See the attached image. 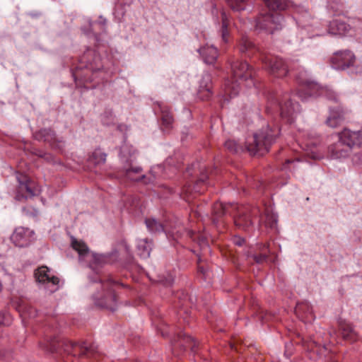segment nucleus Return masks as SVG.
I'll use <instances>...</instances> for the list:
<instances>
[{
    "label": "nucleus",
    "instance_id": "obj_12",
    "mask_svg": "<svg viewBox=\"0 0 362 362\" xmlns=\"http://www.w3.org/2000/svg\"><path fill=\"white\" fill-rule=\"evenodd\" d=\"M339 331L344 340L351 343L358 340V334L354 330L351 325L346 322H339Z\"/></svg>",
    "mask_w": 362,
    "mask_h": 362
},
{
    "label": "nucleus",
    "instance_id": "obj_15",
    "mask_svg": "<svg viewBox=\"0 0 362 362\" xmlns=\"http://www.w3.org/2000/svg\"><path fill=\"white\" fill-rule=\"evenodd\" d=\"M344 119V113L342 110L332 112L331 116L327 119V124L331 127H337L341 124Z\"/></svg>",
    "mask_w": 362,
    "mask_h": 362
},
{
    "label": "nucleus",
    "instance_id": "obj_19",
    "mask_svg": "<svg viewBox=\"0 0 362 362\" xmlns=\"http://www.w3.org/2000/svg\"><path fill=\"white\" fill-rule=\"evenodd\" d=\"M265 4L270 10L284 9L286 6V0H264Z\"/></svg>",
    "mask_w": 362,
    "mask_h": 362
},
{
    "label": "nucleus",
    "instance_id": "obj_18",
    "mask_svg": "<svg viewBox=\"0 0 362 362\" xmlns=\"http://www.w3.org/2000/svg\"><path fill=\"white\" fill-rule=\"evenodd\" d=\"M76 348V346L74 345L72 343L65 341H58V348L57 350L62 354L63 351L65 353H67L68 355H75L74 351Z\"/></svg>",
    "mask_w": 362,
    "mask_h": 362
},
{
    "label": "nucleus",
    "instance_id": "obj_27",
    "mask_svg": "<svg viewBox=\"0 0 362 362\" xmlns=\"http://www.w3.org/2000/svg\"><path fill=\"white\" fill-rule=\"evenodd\" d=\"M225 147L231 152H237L238 149V146L235 141L231 139L226 141Z\"/></svg>",
    "mask_w": 362,
    "mask_h": 362
},
{
    "label": "nucleus",
    "instance_id": "obj_13",
    "mask_svg": "<svg viewBox=\"0 0 362 362\" xmlns=\"http://www.w3.org/2000/svg\"><path fill=\"white\" fill-rule=\"evenodd\" d=\"M212 83L209 77L203 78L198 90V96L202 100H209L212 96Z\"/></svg>",
    "mask_w": 362,
    "mask_h": 362
},
{
    "label": "nucleus",
    "instance_id": "obj_14",
    "mask_svg": "<svg viewBox=\"0 0 362 362\" xmlns=\"http://www.w3.org/2000/svg\"><path fill=\"white\" fill-rule=\"evenodd\" d=\"M201 55L207 64H214L218 56L217 49L213 46H204L200 49Z\"/></svg>",
    "mask_w": 362,
    "mask_h": 362
},
{
    "label": "nucleus",
    "instance_id": "obj_31",
    "mask_svg": "<svg viewBox=\"0 0 362 362\" xmlns=\"http://www.w3.org/2000/svg\"><path fill=\"white\" fill-rule=\"evenodd\" d=\"M4 322H3V316L1 315H0V325H3Z\"/></svg>",
    "mask_w": 362,
    "mask_h": 362
},
{
    "label": "nucleus",
    "instance_id": "obj_29",
    "mask_svg": "<svg viewBox=\"0 0 362 362\" xmlns=\"http://www.w3.org/2000/svg\"><path fill=\"white\" fill-rule=\"evenodd\" d=\"M266 258H267V257L265 255L255 256V260L257 262L259 263V262H263Z\"/></svg>",
    "mask_w": 362,
    "mask_h": 362
},
{
    "label": "nucleus",
    "instance_id": "obj_30",
    "mask_svg": "<svg viewBox=\"0 0 362 362\" xmlns=\"http://www.w3.org/2000/svg\"><path fill=\"white\" fill-rule=\"evenodd\" d=\"M243 243H245V240L244 239H240L238 241H236L235 243L238 244V245H242Z\"/></svg>",
    "mask_w": 362,
    "mask_h": 362
},
{
    "label": "nucleus",
    "instance_id": "obj_25",
    "mask_svg": "<svg viewBox=\"0 0 362 362\" xmlns=\"http://www.w3.org/2000/svg\"><path fill=\"white\" fill-rule=\"evenodd\" d=\"M329 151L333 158H338L344 156L343 152L339 149V144H334L329 148Z\"/></svg>",
    "mask_w": 362,
    "mask_h": 362
},
{
    "label": "nucleus",
    "instance_id": "obj_28",
    "mask_svg": "<svg viewBox=\"0 0 362 362\" xmlns=\"http://www.w3.org/2000/svg\"><path fill=\"white\" fill-rule=\"evenodd\" d=\"M141 170L140 168H136L135 170H128L127 171V175L128 177L133 179L135 181H137L140 179V176H139L138 177H136V178H132L131 175L133 173H141Z\"/></svg>",
    "mask_w": 362,
    "mask_h": 362
},
{
    "label": "nucleus",
    "instance_id": "obj_32",
    "mask_svg": "<svg viewBox=\"0 0 362 362\" xmlns=\"http://www.w3.org/2000/svg\"><path fill=\"white\" fill-rule=\"evenodd\" d=\"M358 132L360 133V136L362 138V129L360 131H358Z\"/></svg>",
    "mask_w": 362,
    "mask_h": 362
},
{
    "label": "nucleus",
    "instance_id": "obj_10",
    "mask_svg": "<svg viewBox=\"0 0 362 362\" xmlns=\"http://www.w3.org/2000/svg\"><path fill=\"white\" fill-rule=\"evenodd\" d=\"M49 269L46 266H42L38 267L35 271V277L37 282L46 284L51 283L53 285H58L59 282V279L58 277L55 276H49L48 272Z\"/></svg>",
    "mask_w": 362,
    "mask_h": 362
},
{
    "label": "nucleus",
    "instance_id": "obj_21",
    "mask_svg": "<svg viewBox=\"0 0 362 362\" xmlns=\"http://www.w3.org/2000/svg\"><path fill=\"white\" fill-rule=\"evenodd\" d=\"M228 21L224 13H222V38L225 42H228L229 33L228 30Z\"/></svg>",
    "mask_w": 362,
    "mask_h": 362
},
{
    "label": "nucleus",
    "instance_id": "obj_24",
    "mask_svg": "<svg viewBox=\"0 0 362 362\" xmlns=\"http://www.w3.org/2000/svg\"><path fill=\"white\" fill-rule=\"evenodd\" d=\"M245 0H228V3L232 9L240 11L244 9Z\"/></svg>",
    "mask_w": 362,
    "mask_h": 362
},
{
    "label": "nucleus",
    "instance_id": "obj_8",
    "mask_svg": "<svg viewBox=\"0 0 362 362\" xmlns=\"http://www.w3.org/2000/svg\"><path fill=\"white\" fill-rule=\"evenodd\" d=\"M32 231L24 227L16 228L11 235L12 242L18 247L27 246L30 242Z\"/></svg>",
    "mask_w": 362,
    "mask_h": 362
},
{
    "label": "nucleus",
    "instance_id": "obj_7",
    "mask_svg": "<svg viewBox=\"0 0 362 362\" xmlns=\"http://www.w3.org/2000/svg\"><path fill=\"white\" fill-rule=\"evenodd\" d=\"M339 137L342 144L350 148L359 146L362 144V138L358 131L354 132L345 128L339 134Z\"/></svg>",
    "mask_w": 362,
    "mask_h": 362
},
{
    "label": "nucleus",
    "instance_id": "obj_1",
    "mask_svg": "<svg viewBox=\"0 0 362 362\" xmlns=\"http://www.w3.org/2000/svg\"><path fill=\"white\" fill-rule=\"evenodd\" d=\"M280 134V129L267 127L249 136L245 142V148L251 156H263L269 152L272 144Z\"/></svg>",
    "mask_w": 362,
    "mask_h": 362
},
{
    "label": "nucleus",
    "instance_id": "obj_20",
    "mask_svg": "<svg viewBox=\"0 0 362 362\" xmlns=\"http://www.w3.org/2000/svg\"><path fill=\"white\" fill-rule=\"evenodd\" d=\"M106 159V156L100 150H95L93 152L90 157V160L95 165L104 163Z\"/></svg>",
    "mask_w": 362,
    "mask_h": 362
},
{
    "label": "nucleus",
    "instance_id": "obj_6",
    "mask_svg": "<svg viewBox=\"0 0 362 362\" xmlns=\"http://www.w3.org/2000/svg\"><path fill=\"white\" fill-rule=\"evenodd\" d=\"M351 30V26L347 23L345 16H337L331 21L328 25L329 33L334 35L344 36Z\"/></svg>",
    "mask_w": 362,
    "mask_h": 362
},
{
    "label": "nucleus",
    "instance_id": "obj_4",
    "mask_svg": "<svg viewBox=\"0 0 362 362\" xmlns=\"http://www.w3.org/2000/svg\"><path fill=\"white\" fill-rule=\"evenodd\" d=\"M355 57L349 50L339 51L334 54L331 62L335 69H344L354 64Z\"/></svg>",
    "mask_w": 362,
    "mask_h": 362
},
{
    "label": "nucleus",
    "instance_id": "obj_26",
    "mask_svg": "<svg viewBox=\"0 0 362 362\" xmlns=\"http://www.w3.org/2000/svg\"><path fill=\"white\" fill-rule=\"evenodd\" d=\"M173 122V116L168 113V112H163L162 115V124L163 126H165L166 128H168L170 127V125Z\"/></svg>",
    "mask_w": 362,
    "mask_h": 362
},
{
    "label": "nucleus",
    "instance_id": "obj_23",
    "mask_svg": "<svg viewBox=\"0 0 362 362\" xmlns=\"http://www.w3.org/2000/svg\"><path fill=\"white\" fill-rule=\"evenodd\" d=\"M252 47V43L246 37H243L239 43L238 47L240 52H244Z\"/></svg>",
    "mask_w": 362,
    "mask_h": 362
},
{
    "label": "nucleus",
    "instance_id": "obj_3",
    "mask_svg": "<svg viewBox=\"0 0 362 362\" xmlns=\"http://www.w3.org/2000/svg\"><path fill=\"white\" fill-rule=\"evenodd\" d=\"M255 71L246 62H236L232 65V75L235 81H245L253 77Z\"/></svg>",
    "mask_w": 362,
    "mask_h": 362
},
{
    "label": "nucleus",
    "instance_id": "obj_22",
    "mask_svg": "<svg viewBox=\"0 0 362 362\" xmlns=\"http://www.w3.org/2000/svg\"><path fill=\"white\" fill-rule=\"evenodd\" d=\"M235 223L238 227L246 228L250 226L251 220L249 216H237L235 218Z\"/></svg>",
    "mask_w": 362,
    "mask_h": 362
},
{
    "label": "nucleus",
    "instance_id": "obj_9",
    "mask_svg": "<svg viewBox=\"0 0 362 362\" xmlns=\"http://www.w3.org/2000/svg\"><path fill=\"white\" fill-rule=\"evenodd\" d=\"M295 313L298 317L305 322H311L315 319L313 309L307 302L297 303Z\"/></svg>",
    "mask_w": 362,
    "mask_h": 362
},
{
    "label": "nucleus",
    "instance_id": "obj_5",
    "mask_svg": "<svg viewBox=\"0 0 362 362\" xmlns=\"http://www.w3.org/2000/svg\"><path fill=\"white\" fill-rule=\"evenodd\" d=\"M40 192V187L35 181L26 179L25 181L20 182L16 198L17 200H21L23 198L35 196Z\"/></svg>",
    "mask_w": 362,
    "mask_h": 362
},
{
    "label": "nucleus",
    "instance_id": "obj_16",
    "mask_svg": "<svg viewBox=\"0 0 362 362\" xmlns=\"http://www.w3.org/2000/svg\"><path fill=\"white\" fill-rule=\"evenodd\" d=\"M180 346H183L185 350L187 349H193L194 346V341L191 337L184 334L179 337V339L175 344L174 347L176 348Z\"/></svg>",
    "mask_w": 362,
    "mask_h": 362
},
{
    "label": "nucleus",
    "instance_id": "obj_17",
    "mask_svg": "<svg viewBox=\"0 0 362 362\" xmlns=\"http://www.w3.org/2000/svg\"><path fill=\"white\" fill-rule=\"evenodd\" d=\"M71 247L79 255H86L88 253V248L86 243L75 238L72 239Z\"/></svg>",
    "mask_w": 362,
    "mask_h": 362
},
{
    "label": "nucleus",
    "instance_id": "obj_2",
    "mask_svg": "<svg viewBox=\"0 0 362 362\" xmlns=\"http://www.w3.org/2000/svg\"><path fill=\"white\" fill-rule=\"evenodd\" d=\"M263 63L269 74L275 77H284L288 73V67L281 59L266 57L263 59Z\"/></svg>",
    "mask_w": 362,
    "mask_h": 362
},
{
    "label": "nucleus",
    "instance_id": "obj_33",
    "mask_svg": "<svg viewBox=\"0 0 362 362\" xmlns=\"http://www.w3.org/2000/svg\"><path fill=\"white\" fill-rule=\"evenodd\" d=\"M2 290V284L0 283V292Z\"/></svg>",
    "mask_w": 362,
    "mask_h": 362
},
{
    "label": "nucleus",
    "instance_id": "obj_11",
    "mask_svg": "<svg viewBox=\"0 0 362 362\" xmlns=\"http://www.w3.org/2000/svg\"><path fill=\"white\" fill-rule=\"evenodd\" d=\"M257 26L272 33L276 28V22L273 15L270 13L261 14L257 19Z\"/></svg>",
    "mask_w": 362,
    "mask_h": 362
}]
</instances>
